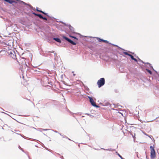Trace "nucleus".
I'll return each mask as SVG.
<instances>
[{
	"mask_svg": "<svg viewBox=\"0 0 159 159\" xmlns=\"http://www.w3.org/2000/svg\"><path fill=\"white\" fill-rule=\"evenodd\" d=\"M150 148L151 150V158L152 159H153L156 157L155 151L152 146H151Z\"/></svg>",
	"mask_w": 159,
	"mask_h": 159,
	"instance_id": "1",
	"label": "nucleus"
},
{
	"mask_svg": "<svg viewBox=\"0 0 159 159\" xmlns=\"http://www.w3.org/2000/svg\"><path fill=\"white\" fill-rule=\"evenodd\" d=\"M105 83V79L104 78H101L97 82V84L99 88H100L101 86L104 85Z\"/></svg>",
	"mask_w": 159,
	"mask_h": 159,
	"instance_id": "2",
	"label": "nucleus"
},
{
	"mask_svg": "<svg viewBox=\"0 0 159 159\" xmlns=\"http://www.w3.org/2000/svg\"><path fill=\"white\" fill-rule=\"evenodd\" d=\"M89 99L90 102L92 106L97 107H98V106L96 105V102L94 101V100L92 98L89 97Z\"/></svg>",
	"mask_w": 159,
	"mask_h": 159,
	"instance_id": "3",
	"label": "nucleus"
},
{
	"mask_svg": "<svg viewBox=\"0 0 159 159\" xmlns=\"http://www.w3.org/2000/svg\"><path fill=\"white\" fill-rule=\"evenodd\" d=\"M63 38L65 39L66 40H67L71 44L74 45H75L76 44V43L75 42H74L73 41L67 38L66 37H64Z\"/></svg>",
	"mask_w": 159,
	"mask_h": 159,
	"instance_id": "4",
	"label": "nucleus"
},
{
	"mask_svg": "<svg viewBox=\"0 0 159 159\" xmlns=\"http://www.w3.org/2000/svg\"><path fill=\"white\" fill-rule=\"evenodd\" d=\"M33 14L35 16H38L40 19L43 18V16L40 14H37L34 12L33 13Z\"/></svg>",
	"mask_w": 159,
	"mask_h": 159,
	"instance_id": "5",
	"label": "nucleus"
},
{
	"mask_svg": "<svg viewBox=\"0 0 159 159\" xmlns=\"http://www.w3.org/2000/svg\"><path fill=\"white\" fill-rule=\"evenodd\" d=\"M129 56L131 57L132 59L134 60L135 61H137V59L134 58V56L130 54L129 55Z\"/></svg>",
	"mask_w": 159,
	"mask_h": 159,
	"instance_id": "6",
	"label": "nucleus"
},
{
	"mask_svg": "<svg viewBox=\"0 0 159 159\" xmlns=\"http://www.w3.org/2000/svg\"><path fill=\"white\" fill-rule=\"evenodd\" d=\"M53 39L59 43H61V40L58 38H54Z\"/></svg>",
	"mask_w": 159,
	"mask_h": 159,
	"instance_id": "7",
	"label": "nucleus"
},
{
	"mask_svg": "<svg viewBox=\"0 0 159 159\" xmlns=\"http://www.w3.org/2000/svg\"><path fill=\"white\" fill-rule=\"evenodd\" d=\"M36 10L38 11H39V12H41V13L43 14H44L45 15H47V14L46 13L44 12H43V11H42L41 10H39L38 9H36Z\"/></svg>",
	"mask_w": 159,
	"mask_h": 159,
	"instance_id": "8",
	"label": "nucleus"
},
{
	"mask_svg": "<svg viewBox=\"0 0 159 159\" xmlns=\"http://www.w3.org/2000/svg\"><path fill=\"white\" fill-rule=\"evenodd\" d=\"M5 1L7 2L10 3H11V4L12 3L14 2V1L11 0H6Z\"/></svg>",
	"mask_w": 159,
	"mask_h": 159,
	"instance_id": "9",
	"label": "nucleus"
},
{
	"mask_svg": "<svg viewBox=\"0 0 159 159\" xmlns=\"http://www.w3.org/2000/svg\"><path fill=\"white\" fill-rule=\"evenodd\" d=\"M146 71L148 72L150 74H152V72H151V70H149V69H146Z\"/></svg>",
	"mask_w": 159,
	"mask_h": 159,
	"instance_id": "10",
	"label": "nucleus"
},
{
	"mask_svg": "<svg viewBox=\"0 0 159 159\" xmlns=\"http://www.w3.org/2000/svg\"><path fill=\"white\" fill-rule=\"evenodd\" d=\"M99 42H102L103 39L99 38H97Z\"/></svg>",
	"mask_w": 159,
	"mask_h": 159,
	"instance_id": "11",
	"label": "nucleus"
},
{
	"mask_svg": "<svg viewBox=\"0 0 159 159\" xmlns=\"http://www.w3.org/2000/svg\"><path fill=\"white\" fill-rule=\"evenodd\" d=\"M123 53L124 54H125V55H127L129 56V54H129L128 53V52H124Z\"/></svg>",
	"mask_w": 159,
	"mask_h": 159,
	"instance_id": "12",
	"label": "nucleus"
},
{
	"mask_svg": "<svg viewBox=\"0 0 159 159\" xmlns=\"http://www.w3.org/2000/svg\"><path fill=\"white\" fill-rule=\"evenodd\" d=\"M102 42H104L106 43H108V42L107 41V40H102Z\"/></svg>",
	"mask_w": 159,
	"mask_h": 159,
	"instance_id": "13",
	"label": "nucleus"
},
{
	"mask_svg": "<svg viewBox=\"0 0 159 159\" xmlns=\"http://www.w3.org/2000/svg\"><path fill=\"white\" fill-rule=\"evenodd\" d=\"M118 155L119 156L121 159H125L124 158H123L122 157V156L120 155L119 154H118Z\"/></svg>",
	"mask_w": 159,
	"mask_h": 159,
	"instance_id": "14",
	"label": "nucleus"
},
{
	"mask_svg": "<svg viewBox=\"0 0 159 159\" xmlns=\"http://www.w3.org/2000/svg\"><path fill=\"white\" fill-rule=\"evenodd\" d=\"M42 19H43V20H47V19L46 17H43V18H42Z\"/></svg>",
	"mask_w": 159,
	"mask_h": 159,
	"instance_id": "15",
	"label": "nucleus"
},
{
	"mask_svg": "<svg viewBox=\"0 0 159 159\" xmlns=\"http://www.w3.org/2000/svg\"><path fill=\"white\" fill-rule=\"evenodd\" d=\"M71 37L73 38H74L75 39H78L76 37H74V36H71Z\"/></svg>",
	"mask_w": 159,
	"mask_h": 159,
	"instance_id": "16",
	"label": "nucleus"
},
{
	"mask_svg": "<svg viewBox=\"0 0 159 159\" xmlns=\"http://www.w3.org/2000/svg\"><path fill=\"white\" fill-rule=\"evenodd\" d=\"M75 74H73V75H74V76H75Z\"/></svg>",
	"mask_w": 159,
	"mask_h": 159,
	"instance_id": "17",
	"label": "nucleus"
},
{
	"mask_svg": "<svg viewBox=\"0 0 159 159\" xmlns=\"http://www.w3.org/2000/svg\"><path fill=\"white\" fill-rule=\"evenodd\" d=\"M72 72L73 73H74V71H73Z\"/></svg>",
	"mask_w": 159,
	"mask_h": 159,
	"instance_id": "18",
	"label": "nucleus"
},
{
	"mask_svg": "<svg viewBox=\"0 0 159 159\" xmlns=\"http://www.w3.org/2000/svg\"><path fill=\"white\" fill-rule=\"evenodd\" d=\"M4 0L5 1L6 0Z\"/></svg>",
	"mask_w": 159,
	"mask_h": 159,
	"instance_id": "19",
	"label": "nucleus"
}]
</instances>
